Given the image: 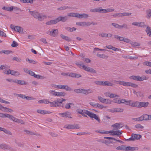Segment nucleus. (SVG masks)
Segmentation results:
<instances>
[{"label":"nucleus","instance_id":"0e129e2a","mask_svg":"<svg viewBox=\"0 0 151 151\" xmlns=\"http://www.w3.org/2000/svg\"><path fill=\"white\" fill-rule=\"evenodd\" d=\"M98 108L99 109H103L104 108H106L105 106H104L101 104H100L98 103H97V106H96V108Z\"/></svg>","mask_w":151,"mask_h":151},{"label":"nucleus","instance_id":"864d4df0","mask_svg":"<svg viewBox=\"0 0 151 151\" xmlns=\"http://www.w3.org/2000/svg\"><path fill=\"white\" fill-rule=\"evenodd\" d=\"M76 64L77 65V66L79 67V68H81V67H82L83 69V66L85 65H84L83 64V63H82L81 61H80L79 62H77L76 63Z\"/></svg>","mask_w":151,"mask_h":151},{"label":"nucleus","instance_id":"e2e57ef3","mask_svg":"<svg viewBox=\"0 0 151 151\" xmlns=\"http://www.w3.org/2000/svg\"><path fill=\"white\" fill-rule=\"evenodd\" d=\"M26 61L29 62L31 63H33L34 64H35L36 63V62L34 61L33 60H30L29 58L26 59Z\"/></svg>","mask_w":151,"mask_h":151},{"label":"nucleus","instance_id":"49530a36","mask_svg":"<svg viewBox=\"0 0 151 151\" xmlns=\"http://www.w3.org/2000/svg\"><path fill=\"white\" fill-rule=\"evenodd\" d=\"M67 8L70 9V8L68 6H64L63 7H60L58 8L57 9L58 10H59L60 11L64 10H65V9H66Z\"/></svg>","mask_w":151,"mask_h":151},{"label":"nucleus","instance_id":"f704fd0d","mask_svg":"<svg viewBox=\"0 0 151 151\" xmlns=\"http://www.w3.org/2000/svg\"><path fill=\"white\" fill-rule=\"evenodd\" d=\"M112 127H115V128L114 129V130H117L118 129H120V124L118 123H116L112 125Z\"/></svg>","mask_w":151,"mask_h":151},{"label":"nucleus","instance_id":"cd10ccee","mask_svg":"<svg viewBox=\"0 0 151 151\" xmlns=\"http://www.w3.org/2000/svg\"><path fill=\"white\" fill-rule=\"evenodd\" d=\"M24 132H26V134H30L31 135H35L37 136L40 135L39 134H37L33 132H32L30 131L29 130L24 129Z\"/></svg>","mask_w":151,"mask_h":151},{"label":"nucleus","instance_id":"f8f14e48","mask_svg":"<svg viewBox=\"0 0 151 151\" xmlns=\"http://www.w3.org/2000/svg\"><path fill=\"white\" fill-rule=\"evenodd\" d=\"M29 74L31 76H34L35 78H39L42 79L44 78V77L42 76H40L39 75H37L35 74V73L32 71L30 70V73Z\"/></svg>","mask_w":151,"mask_h":151},{"label":"nucleus","instance_id":"39448f33","mask_svg":"<svg viewBox=\"0 0 151 151\" xmlns=\"http://www.w3.org/2000/svg\"><path fill=\"white\" fill-rule=\"evenodd\" d=\"M83 69L86 71L91 73H96V71L93 69L86 65L83 66Z\"/></svg>","mask_w":151,"mask_h":151},{"label":"nucleus","instance_id":"603ef678","mask_svg":"<svg viewBox=\"0 0 151 151\" xmlns=\"http://www.w3.org/2000/svg\"><path fill=\"white\" fill-rule=\"evenodd\" d=\"M18 45V44L15 41H13L12 44L11 45V46L13 47H15Z\"/></svg>","mask_w":151,"mask_h":151},{"label":"nucleus","instance_id":"6e6d98bb","mask_svg":"<svg viewBox=\"0 0 151 151\" xmlns=\"http://www.w3.org/2000/svg\"><path fill=\"white\" fill-rule=\"evenodd\" d=\"M3 131L4 133H5L6 134L9 135L12 134V133H11V132L9 130L5 129L4 128V129H3Z\"/></svg>","mask_w":151,"mask_h":151},{"label":"nucleus","instance_id":"774afa93","mask_svg":"<svg viewBox=\"0 0 151 151\" xmlns=\"http://www.w3.org/2000/svg\"><path fill=\"white\" fill-rule=\"evenodd\" d=\"M131 44L134 46H139L140 45V44L137 42H132Z\"/></svg>","mask_w":151,"mask_h":151},{"label":"nucleus","instance_id":"20e7f679","mask_svg":"<svg viewBox=\"0 0 151 151\" xmlns=\"http://www.w3.org/2000/svg\"><path fill=\"white\" fill-rule=\"evenodd\" d=\"M64 128L68 129H76L80 128L79 124H66L64 126Z\"/></svg>","mask_w":151,"mask_h":151},{"label":"nucleus","instance_id":"4468645a","mask_svg":"<svg viewBox=\"0 0 151 151\" xmlns=\"http://www.w3.org/2000/svg\"><path fill=\"white\" fill-rule=\"evenodd\" d=\"M88 17V15L86 14H81L77 13V17L80 19L87 18Z\"/></svg>","mask_w":151,"mask_h":151},{"label":"nucleus","instance_id":"c85d7f7f","mask_svg":"<svg viewBox=\"0 0 151 151\" xmlns=\"http://www.w3.org/2000/svg\"><path fill=\"white\" fill-rule=\"evenodd\" d=\"M147 35L149 37H151V28L150 27L147 26L145 29Z\"/></svg>","mask_w":151,"mask_h":151},{"label":"nucleus","instance_id":"ddd939ff","mask_svg":"<svg viewBox=\"0 0 151 151\" xmlns=\"http://www.w3.org/2000/svg\"><path fill=\"white\" fill-rule=\"evenodd\" d=\"M12 82L20 85H24L26 84V83L23 80H13Z\"/></svg>","mask_w":151,"mask_h":151},{"label":"nucleus","instance_id":"09e8293b","mask_svg":"<svg viewBox=\"0 0 151 151\" xmlns=\"http://www.w3.org/2000/svg\"><path fill=\"white\" fill-rule=\"evenodd\" d=\"M12 70L10 69H9L7 70H4L3 71V73L6 75L11 74H12Z\"/></svg>","mask_w":151,"mask_h":151},{"label":"nucleus","instance_id":"a878e982","mask_svg":"<svg viewBox=\"0 0 151 151\" xmlns=\"http://www.w3.org/2000/svg\"><path fill=\"white\" fill-rule=\"evenodd\" d=\"M102 86H112L113 84L108 81H103L102 82Z\"/></svg>","mask_w":151,"mask_h":151},{"label":"nucleus","instance_id":"3c124183","mask_svg":"<svg viewBox=\"0 0 151 151\" xmlns=\"http://www.w3.org/2000/svg\"><path fill=\"white\" fill-rule=\"evenodd\" d=\"M138 27H145L146 25L145 24V23L143 22H139Z\"/></svg>","mask_w":151,"mask_h":151},{"label":"nucleus","instance_id":"4be33fe9","mask_svg":"<svg viewBox=\"0 0 151 151\" xmlns=\"http://www.w3.org/2000/svg\"><path fill=\"white\" fill-rule=\"evenodd\" d=\"M119 101L120 104H123L127 105H129V101H126L125 99H119Z\"/></svg>","mask_w":151,"mask_h":151},{"label":"nucleus","instance_id":"c756f323","mask_svg":"<svg viewBox=\"0 0 151 151\" xmlns=\"http://www.w3.org/2000/svg\"><path fill=\"white\" fill-rule=\"evenodd\" d=\"M62 89H64L67 91H71L73 90L71 88L69 87L67 85H63Z\"/></svg>","mask_w":151,"mask_h":151},{"label":"nucleus","instance_id":"8fccbe9b","mask_svg":"<svg viewBox=\"0 0 151 151\" xmlns=\"http://www.w3.org/2000/svg\"><path fill=\"white\" fill-rule=\"evenodd\" d=\"M143 64L144 65H146L150 67H151V62L145 61L143 63Z\"/></svg>","mask_w":151,"mask_h":151},{"label":"nucleus","instance_id":"412c9836","mask_svg":"<svg viewBox=\"0 0 151 151\" xmlns=\"http://www.w3.org/2000/svg\"><path fill=\"white\" fill-rule=\"evenodd\" d=\"M1 110L3 111H6L7 112H13V110L11 109H9L6 107L2 106Z\"/></svg>","mask_w":151,"mask_h":151},{"label":"nucleus","instance_id":"b1692460","mask_svg":"<svg viewBox=\"0 0 151 151\" xmlns=\"http://www.w3.org/2000/svg\"><path fill=\"white\" fill-rule=\"evenodd\" d=\"M57 23L56 18L54 20H52L47 22L46 24L47 25H51Z\"/></svg>","mask_w":151,"mask_h":151},{"label":"nucleus","instance_id":"69168bd1","mask_svg":"<svg viewBox=\"0 0 151 151\" xmlns=\"http://www.w3.org/2000/svg\"><path fill=\"white\" fill-rule=\"evenodd\" d=\"M15 95L17 96L18 97L22 98V99H25V95L22 94H16Z\"/></svg>","mask_w":151,"mask_h":151},{"label":"nucleus","instance_id":"72a5a7b5","mask_svg":"<svg viewBox=\"0 0 151 151\" xmlns=\"http://www.w3.org/2000/svg\"><path fill=\"white\" fill-rule=\"evenodd\" d=\"M60 36L62 39L68 41H70L71 40V39L68 36H65L62 34H61Z\"/></svg>","mask_w":151,"mask_h":151},{"label":"nucleus","instance_id":"c03bdc74","mask_svg":"<svg viewBox=\"0 0 151 151\" xmlns=\"http://www.w3.org/2000/svg\"><path fill=\"white\" fill-rule=\"evenodd\" d=\"M33 0H20L21 2L23 3H29L30 4L33 3Z\"/></svg>","mask_w":151,"mask_h":151},{"label":"nucleus","instance_id":"bf43d9fd","mask_svg":"<svg viewBox=\"0 0 151 151\" xmlns=\"http://www.w3.org/2000/svg\"><path fill=\"white\" fill-rule=\"evenodd\" d=\"M85 22H77L76 23V24L77 25L80 26H85Z\"/></svg>","mask_w":151,"mask_h":151},{"label":"nucleus","instance_id":"bb28decb","mask_svg":"<svg viewBox=\"0 0 151 151\" xmlns=\"http://www.w3.org/2000/svg\"><path fill=\"white\" fill-rule=\"evenodd\" d=\"M66 93L64 92H55L54 94V95L58 96H65Z\"/></svg>","mask_w":151,"mask_h":151},{"label":"nucleus","instance_id":"423d86ee","mask_svg":"<svg viewBox=\"0 0 151 151\" xmlns=\"http://www.w3.org/2000/svg\"><path fill=\"white\" fill-rule=\"evenodd\" d=\"M68 19V17L67 16H65L64 17L59 16L56 18L57 23L60 21H61L63 22H65Z\"/></svg>","mask_w":151,"mask_h":151},{"label":"nucleus","instance_id":"473e14b6","mask_svg":"<svg viewBox=\"0 0 151 151\" xmlns=\"http://www.w3.org/2000/svg\"><path fill=\"white\" fill-rule=\"evenodd\" d=\"M90 12H101L100 7L98 8H96L94 9H91Z\"/></svg>","mask_w":151,"mask_h":151},{"label":"nucleus","instance_id":"680f3d73","mask_svg":"<svg viewBox=\"0 0 151 151\" xmlns=\"http://www.w3.org/2000/svg\"><path fill=\"white\" fill-rule=\"evenodd\" d=\"M102 82L103 81H95V83L97 85L102 86Z\"/></svg>","mask_w":151,"mask_h":151},{"label":"nucleus","instance_id":"f257e3e1","mask_svg":"<svg viewBox=\"0 0 151 151\" xmlns=\"http://www.w3.org/2000/svg\"><path fill=\"white\" fill-rule=\"evenodd\" d=\"M76 111L78 113L81 115L83 113H85V114L88 115L90 118H94L98 122H100V119L98 116L96 114L92 113L91 111L86 110L79 109H77Z\"/></svg>","mask_w":151,"mask_h":151},{"label":"nucleus","instance_id":"6e6552de","mask_svg":"<svg viewBox=\"0 0 151 151\" xmlns=\"http://www.w3.org/2000/svg\"><path fill=\"white\" fill-rule=\"evenodd\" d=\"M58 29H52L50 31L49 35L53 37H56L57 36L58 34Z\"/></svg>","mask_w":151,"mask_h":151},{"label":"nucleus","instance_id":"a19ab883","mask_svg":"<svg viewBox=\"0 0 151 151\" xmlns=\"http://www.w3.org/2000/svg\"><path fill=\"white\" fill-rule=\"evenodd\" d=\"M9 68V67L8 68V67L6 65H1L0 66V70H6L7 68Z\"/></svg>","mask_w":151,"mask_h":151},{"label":"nucleus","instance_id":"0eeeda50","mask_svg":"<svg viewBox=\"0 0 151 151\" xmlns=\"http://www.w3.org/2000/svg\"><path fill=\"white\" fill-rule=\"evenodd\" d=\"M132 101L129 100V106L133 107L139 108V102L136 101L135 102H131Z\"/></svg>","mask_w":151,"mask_h":151},{"label":"nucleus","instance_id":"4c0bfd02","mask_svg":"<svg viewBox=\"0 0 151 151\" xmlns=\"http://www.w3.org/2000/svg\"><path fill=\"white\" fill-rule=\"evenodd\" d=\"M77 13H70L68 14V16L71 17H77Z\"/></svg>","mask_w":151,"mask_h":151},{"label":"nucleus","instance_id":"f3484780","mask_svg":"<svg viewBox=\"0 0 151 151\" xmlns=\"http://www.w3.org/2000/svg\"><path fill=\"white\" fill-rule=\"evenodd\" d=\"M50 104V106L51 107H57V106H62L63 107V106L62 105H61L60 104H58L55 101H54L53 102H50L49 103Z\"/></svg>","mask_w":151,"mask_h":151},{"label":"nucleus","instance_id":"393cba45","mask_svg":"<svg viewBox=\"0 0 151 151\" xmlns=\"http://www.w3.org/2000/svg\"><path fill=\"white\" fill-rule=\"evenodd\" d=\"M115 81L117 83L119 84L120 85H123L125 86H128V82H126L124 81Z\"/></svg>","mask_w":151,"mask_h":151},{"label":"nucleus","instance_id":"5701e85b","mask_svg":"<svg viewBox=\"0 0 151 151\" xmlns=\"http://www.w3.org/2000/svg\"><path fill=\"white\" fill-rule=\"evenodd\" d=\"M37 111L38 113L40 114H50L52 113L51 112H49L40 109L37 110Z\"/></svg>","mask_w":151,"mask_h":151},{"label":"nucleus","instance_id":"7c9ffc66","mask_svg":"<svg viewBox=\"0 0 151 151\" xmlns=\"http://www.w3.org/2000/svg\"><path fill=\"white\" fill-rule=\"evenodd\" d=\"M126 146L125 145H121L117 147L116 149L118 150H121L123 151H126Z\"/></svg>","mask_w":151,"mask_h":151},{"label":"nucleus","instance_id":"37998d69","mask_svg":"<svg viewBox=\"0 0 151 151\" xmlns=\"http://www.w3.org/2000/svg\"><path fill=\"white\" fill-rule=\"evenodd\" d=\"M83 89L81 88L76 89L74 90V91L78 93H83Z\"/></svg>","mask_w":151,"mask_h":151},{"label":"nucleus","instance_id":"dca6fc26","mask_svg":"<svg viewBox=\"0 0 151 151\" xmlns=\"http://www.w3.org/2000/svg\"><path fill=\"white\" fill-rule=\"evenodd\" d=\"M139 108H142V107H144L146 108L148 106L149 103L148 102H139Z\"/></svg>","mask_w":151,"mask_h":151},{"label":"nucleus","instance_id":"9d476101","mask_svg":"<svg viewBox=\"0 0 151 151\" xmlns=\"http://www.w3.org/2000/svg\"><path fill=\"white\" fill-rule=\"evenodd\" d=\"M131 137L132 141H134L136 140H138L142 137V136L140 134H137L132 133L131 134Z\"/></svg>","mask_w":151,"mask_h":151},{"label":"nucleus","instance_id":"338daca9","mask_svg":"<svg viewBox=\"0 0 151 151\" xmlns=\"http://www.w3.org/2000/svg\"><path fill=\"white\" fill-rule=\"evenodd\" d=\"M99 35L102 37H106V33L104 32L100 33L99 34Z\"/></svg>","mask_w":151,"mask_h":151},{"label":"nucleus","instance_id":"7ed1b4c3","mask_svg":"<svg viewBox=\"0 0 151 151\" xmlns=\"http://www.w3.org/2000/svg\"><path fill=\"white\" fill-rule=\"evenodd\" d=\"M129 78L130 79H133L135 81H142L144 80H147L148 78L145 76H143L141 77L138 76H132L129 77Z\"/></svg>","mask_w":151,"mask_h":151},{"label":"nucleus","instance_id":"e433bc0d","mask_svg":"<svg viewBox=\"0 0 151 151\" xmlns=\"http://www.w3.org/2000/svg\"><path fill=\"white\" fill-rule=\"evenodd\" d=\"M65 29H66L68 30V31L70 32H72L76 30V28L74 27H73L72 28H71L70 27H65Z\"/></svg>","mask_w":151,"mask_h":151},{"label":"nucleus","instance_id":"5fc2aeb1","mask_svg":"<svg viewBox=\"0 0 151 151\" xmlns=\"http://www.w3.org/2000/svg\"><path fill=\"white\" fill-rule=\"evenodd\" d=\"M73 105V103H69L68 104H66L65 107L66 109H69L70 108V105Z\"/></svg>","mask_w":151,"mask_h":151},{"label":"nucleus","instance_id":"de8ad7c7","mask_svg":"<svg viewBox=\"0 0 151 151\" xmlns=\"http://www.w3.org/2000/svg\"><path fill=\"white\" fill-rule=\"evenodd\" d=\"M49 134H50L51 136L53 137H57L58 136L57 134L55 133L54 132H49Z\"/></svg>","mask_w":151,"mask_h":151},{"label":"nucleus","instance_id":"a18cd8bd","mask_svg":"<svg viewBox=\"0 0 151 151\" xmlns=\"http://www.w3.org/2000/svg\"><path fill=\"white\" fill-rule=\"evenodd\" d=\"M128 86H131L133 88H136L138 87V86L135 83L128 82Z\"/></svg>","mask_w":151,"mask_h":151},{"label":"nucleus","instance_id":"c9c22d12","mask_svg":"<svg viewBox=\"0 0 151 151\" xmlns=\"http://www.w3.org/2000/svg\"><path fill=\"white\" fill-rule=\"evenodd\" d=\"M11 75L15 76H18L20 75L18 71H15L14 70H12L11 72Z\"/></svg>","mask_w":151,"mask_h":151},{"label":"nucleus","instance_id":"2eb2a0df","mask_svg":"<svg viewBox=\"0 0 151 151\" xmlns=\"http://www.w3.org/2000/svg\"><path fill=\"white\" fill-rule=\"evenodd\" d=\"M110 132H111V133L110 134L112 135H116L118 136L121 135L122 133L119 130L114 131L111 130L110 131Z\"/></svg>","mask_w":151,"mask_h":151},{"label":"nucleus","instance_id":"ea45409f","mask_svg":"<svg viewBox=\"0 0 151 151\" xmlns=\"http://www.w3.org/2000/svg\"><path fill=\"white\" fill-rule=\"evenodd\" d=\"M98 98L99 101L102 103H104L106 101V99H104L100 96H98Z\"/></svg>","mask_w":151,"mask_h":151},{"label":"nucleus","instance_id":"58836bf2","mask_svg":"<svg viewBox=\"0 0 151 151\" xmlns=\"http://www.w3.org/2000/svg\"><path fill=\"white\" fill-rule=\"evenodd\" d=\"M146 12L147 14V18H150L151 16V9H148L146 10Z\"/></svg>","mask_w":151,"mask_h":151},{"label":"nucleus","instance_id":"a211bd4d","mask_svg":"<svg viewBox=\"0 0 151 151\" xmlns=\"http://www.w3.org/2000/svg\"><path fill=\"white\" fill-rule=\"evenodd\" d=\"M10 148V147L6 144L3 143L0 145V149L8 150Z\"/></svg>","mask_w":151,"mask_h":151},{"label":"nucleus","instance_id":"f03ea898","mask_svg":"<svg viewBox=\"0 0 151 151\" xmlns=\"http://www.w3.org/2000/svg\"><path fill=\"white\" fill-rule=\"evenodd\" d=\"M30 14L32 15L35 18L37 19L39 21H42L44 19V17L46 16L45 15H41L38 12L35 11H29Z\"/></svg>","mask_w":151,"mask_h":151},{"label":"nucleus","instance_id":"1a4fd4ad","mask_svg":"<svg viewBox=\"0 0 151 151\" xmlns=\"http://www.w3.org/2000/svg\"><path fill=\"white\" fill-rule=\"evenodd\" d=\"M59 114L61 115L63 117H68L69 118H72V117L71 116V113L68 111H66L64 113H59Z\"/></svg>","mask_w":151,"mask_h":151},{"label":"nucleus","instance_id":"79ce46f5","mask_svg":"<svg viewBox=\"0 0 151 151\" xmlns=\"http://www.w3.org/2000/svg\"><path fill=\"white\" fill-rule=\"evenodd\" d=\"M96 55L98 57L103 58H107L108 57V56L105 55L104 54H101L98 53L96 54Z\"/></svg>","mask_w":151,"mask_h":151},{"label":"nucleus","instance_id":"4d7b16f0","mask_svg":"<svg viewBox=\"0 0 151 151\" xmlns=\"http://www.w3.org/2000/svg\"><path fill=\"white\" fill-rule=\"evenodd\" d=\"M82 58L83 61L86 63H90L91 62V60L89 58Z\"/></svg>","mask_w":151,"mask_h":151},{"label":"nucleus","instance_id":"6ab92c4d","mask_svg":"<svg viewBox=\"0 0 151 151\" xmlns=\"http://www.w3.org/2000/svg\"><path fill=\"white\" fill-rule=\"evenodd\" d=\"M15 31L19 32L20 33H23V29L22 27L19 26H15L14 27V30Z\"/></svg>","mask_w":151,"mask_h":151},{"label":"nucleus","instance_id":"9b49d317","mask_svg":"<svg viewBox=\"0 0 151 151\" xmlns=\"http://www.w3.org/2000/svg\"><path fill=\"white\" fill-rule=\"evenodd\" d=\"M124 109L122 108H114L109 109L108 111L112 113L121 112L123 111Z\"/></svg>","mask_w":151,"mask_h":151},{"label":"nucleus","instance_id":"13d9d810","mask_svg":"<svg viewBox=\"0 0 151 151\" xmlns=\"http://www.w3.org/2000/svg\"><path fill=\"white\" fill-rule=\"evenodd\" d=\"M135 127L137 129H143L144 127L143 126H142L140 124H138L135 125Z\"/></svg>","mask_w":151,"mask_h":151},{"label":"nucleus","instance_id":"aec40b11","mask_svg":"<svg viewBox=\"0 0 151 151\" xmlns=\"http://www.w3.org/2000/svg\"><path fill=\"white\" fill-rule=\"evenodd\" d=\"M126 151H134L136 150H138V148L137 147H130V146H126Z\"/></svg>","mask_w":151,"mask_h":151},{"label":"nucleus","instance_id":"052dcab7","mask_svg":"<svg viewBox=\"0 0 151 151\" xmlns=\"http://www.w3.org/2000/svg\"><path fill=\"white\" fill-rule=\"evenodd\" d=\"M143 120L147 121L148 114H145L142 115Z\"/></svg>","mask_w":151,"mask_h":151},{"label":"nucleus","instance_id":"2f4dec72","mask_svg":"<svg viewBox=\"0 0 151 151\" xmlns=\"http://www.w3.org/2000/svg\"><path fill=\"white\" fill-rule=\"evenodd\" d=\"M38 102L39 103H44L45 104H47L49 103V101L47 99L41 100L38 101Z\"/></svg>","mask_w":151,"mask_h":151}]
</instances>
